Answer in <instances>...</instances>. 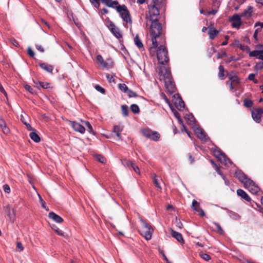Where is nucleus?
Wrapping results in <instances>:
<instances>
[{"label": "nucleus", "mask_w": 263, "mask_h": 263, "mask_svg": "<svg viewBox=\"0 0 263 263\" xmlns=\"http://www.w3.org/2000/svg\"><path fill=\"white\" fill-rule=\"evenodd\" d=\"M161 4H155L152 1V4L148 5V15L146 17L147 23H151L149 34L152 42L155 46H157L158 39L160 38L162 42H164L165 40V32L158 20L160 14L159 7Z\"/></svg>", "instance_id": "nucleus-1"}, {"label": "nucleus", "mask_w": 263, "mask_h": 263, "mask_svg": "<svg viewBox=\"0 0 263 263\" xmlns=\"http://www.w3.org/2000/svg\"><path fill=\"white\" fill-rule=\"evenodd\" d=\"M157 48V57L158 62L160 64L158 67L159 69L160 66H166L165 64L169 62L168 51L166 47L165 37L164 42H161L160 38L158 39L157 40V46H156L152 43V46L149 48L151 54L155 53Z\"/></svg>", "instance_id": "nucleus-2"}, {"label": "nucleus", "mask_w": 263, "mask_h": 263, "mask_svg": "<svg viewBox=\"0 0 263 263\" xmlns=\"http://www.w3.org/2000/svg\"><path fill=\"white\" fill-rule=\"evenodd\" d=\"M158 74L160 80H163L165 86L167 91L172 94L175 92L176 87L173 81L171 71L169 68L166 66H160Z\"/></svg>", "instance_id": "nucleus-3"}, {"label": "nucleus", "mask_w": 263, "mask_h": 263, "mask_svg": "<svg viewBox=\"0 0 263 263\" xmlns=\"http://www.w3.org/2000/svg\"><path fill=\"white\" fill-rule=\"evenodd\" d=\"M117 12L122 18L123 21V25L125 27L128 24L132 25V16L126 6L122 5L121 6H119L117 8Z\"/></svg>", "instance_id": "nucleus-4"}, {"label": "nucleus", "mask_w": 263, "mask_h": 263, "mask_svg": "<svg viewBox=\"0 0 263 263\" xmlns=\"http://www.w3.org/2000/svg\"><path fill=\"white\" fill-rule=\"evenodd\" d=\"M140 221L142 223V228L140 231L141 235L144 237L146 240H150L154 231L153 229L144 220L141 219Z\"/></svg>", "instance_id": "nucleus-5"}, {"label": "nucleus", "mask_w": 263, "mask_h": 263, "mask_svg": "<svg viewBox=\"0 0 263 263\" xmlns=\"http://www.w3.org/2000/svg\"><path fill=\"white\" fill-rule=\"evenodd\" d=\"M142 135L153 141H157L160 137L158 132L153 131L148 128H145L141 130Z\"/></svg>", "instance_id": "nucleus-6"}, {"label": "nucleus", "mask_w": 263, "mask_h": 263, "mask_svg": "<svg viewBox=\"0 0 263 263\" xmlns=\"http://www.w3.org/2000/svg\"><path fill=\"white\" fill-rule=\"evenodd\" d=\"M96 60L103 68L108 69L113 66L114 62L111 59H107L105 61L102 56L99 54L97 55Z\"/></svg>", "instance_id": "nucleus-7"}, {"label": "nucleus", "mask_w": 263, "mask_h": 263, "mask_svg": "<svg viewBox=\"0 0 263 263\" xmlns=\"http://www.w3.org/2000/svg\"><path fill=\"white\" fill-rule=\"evenodd\" d=\"M214 153L215 157L225 165H227L228 162H230V160L221 150H215L214 151Z\"/></svg>", "instance_id": "nucleus-8"}, {"label": "nucleus", "mask_w": 263, "mask_h": 263, "mask_svg": "<svg viewBox=\"0 0 263 263\" xmlns=\"http://www.w3.org/2000/svg\"><path fill=\"white\" fill-rule=\"evenodd\" d=\"M108 27L109 28L111 33L117 38L120 39L122 37V34L121 32L120 29L118 27H117L112 21H109Z\"/></svg>", "instance_id": "nucleus-9"}, {"label": "nucleus", "mask_w": 263, "mask_h": 263, "mask_svg": "<svg viewBox=\"0 0 263 263\" xmlns=\"http://www.w3.org/2000/svg\"><path fill=\"white\" fill-rule=\"evenodd\" d=\"M174 103L176 107L180 110H182L185 107V103L179 94L174 95Z\"/></svg>", "instance_id": "nucleus-10"}, {"label": "nucleus", "mask_w": 263, "mask_h": 263, "mask_svg": "<svg viewBox=\"0 0 263 263\" xmlns=\"http://www.w3.org/2000/svg\"><path fill=\"white\" fill-rule=\"evenodd\" d=\"M241 17L240 15L235 14L230 18V21L232 22V26L233 28H239L241 24Z\"/></svg>", "instance_id": "nucleus-11"}, {"label": "nucleus", "mask_w": 263, "mask_h": 263, "mask_svg": "<svg viewBox=\"0 0 263 263\" xmlns=\"http://www.w3.org/2000/svg\"><path fill=\"white\" fill-rule=\"evenodd\" d=\"M102 3L106 5L107 7L116 9L117 11V8L119 6H121L119 5L117 1L112 0H100Z\"/></svg>", "instance_id": "nucleus-12"}, {"label": "nucleus", "mask_w": 263, "mask_h": 263, "mask_svg": "<svg viewBox=\"0 0 263 263\" xmlns=\"http://www.w3.org/2000/svg\"><path fill=\"white\" fill-rule=\"evenodd\" d=\"M194 130L199 139L205 141L206 135L204 131L201 128L199 127H194Z\"/></svg>", "instance_id": "nucleus-13"}, {"label": "nucleus", "mask_w": 263, "mask_h": 263, "mask_svg": "<svg viewBox=\"0 0 263 263\" xmlns=\"http://www.w3.org/2000/svg\"><path fill=\"white\" fill-rule=\"evenodd\" d=\"M71 125L73 129L81 134H83L85 132V127L82 125L80 123L76 122L75 121H70Z\"/></svg>", "instance_id": "nucleus-14"}, {"label": "nucleus", "mask_w": 263, "mask_h": 263, "mask_svg": "<svg viewBox=\"0 0 263 263\" xmlns=\"http://www.w3.org/2000/svg\"><path fill=\"white\" fill-rule=\"evenodd\" d=\"M170 231L172 236L175 238L181 244L184 243L182 236L180 233L175 231L172 228L170 229Z\"/></svg>", "instance_id": "nucleus-15"}, {"label": "nucleus", "mask_w": 263, "mask_h": 263, "mask_svg": "<svg viewBox=\"0 0 263 263\" xmlns=\"http://www.w3.org/2000/svg\"><path fill=\"white\" fill-rule=\"evenodd\" d=\"M49 217L57 223H62L64 221L63 219L53 212H51L48 214Z\"/></svg>", "instance_id": "nucleus-16"}, {"label": "nucleus", "mask_w": 263, "mask_h": 263, "mask_svg": "<svg viewBox=\"0 0 263 263\" xmlns=\"http://www.w3.org/2000/svg\"><path fill=\"white\" fill-rule=\"evenodd\" d=\"M229 79L232 83L235 85H238L240 83V80L238 77L234 72H231L229 76Z\"/></svg>", "instance_id": "nucleus-17"}, {"label": "nucleus", "mask_w": 263, "mask_h": 263, "mask_svg": "<svg viewBox=\"0 0 263 263\" xmlns=\"http://www.w3.org/2000/svg\"><path fill=\"white\" fill-rule=\"evenodd\" d=\"M219 31L216 30L214 27H209L208 34L209 35V38L211 40H213L218 34Z\"/></svg>", "instance_id": "nucleus-18"}, {"label": "nucleus", "mask_w": 263, "mask_h": 263, "mask_svg": "<svg viewBox=\"0 0 263 263\" xmlns=\"http://www.w3.org/2000/svg\"><path fill=\"white\" fill-rule=\"evenodd\" d=\"M253 11V7L252 6H248L247 9H245L242 13L240 15L241 17L249 18L252 16V13Z\"/></svg>", "instance_id": "nucleus-19"}, {"label": "nucleus", "mask_w": 263, "mask_h": 263, "mask_svg": "<svg viewBox=\"0 0 263 263\" xmlns=\"http://www.w3.org/2000/svg\"><path fill=\"white\" fill-rule=\"evenodd\" d=\"M237 194L239 196H240L242 199H245L247 201L250 202L251 201V198L243 190H237Z\"/></svg>", "instance_id": "nucleus-20"}, {"label": "nucleus", "mask_w": 263, "mask_h": 263, "mask_svg": "<svg viewBox=\"0 0 263 263\" xmlns=\"http://www.w3.org/2000/svg\"><path fill=\"white\" fill-rule=\"evenodd\" d=\"M39 65L42 69L45 70L46 71L49 72V73H52V71L53 70V67L52 65H49L46 63H41V62L39 63Z\"/></svg>", "instance_id": "nucleus-21"}, {"label": "nucleus", "mask_w": 263, "mask_h": 263, "mask_svg": "<svg viewBox=\"0 0 263 263\" xmlns=\"http://www.w3.org/2000/svg\"><path fill=\"white\" fill-rule=\"evenodd\" d=\"M34 83L36 85H39L40 86H41L44 89H48L52 88V87L51 86V84L50 83L44 82L40 81H37L36 82L34 81Z\"/></svg>", "instance_id": "nucleus-22"}, {"label": "nucleus", "mask_w": 263, "mask_h": 263, "mask_svg": "<svg viewBox=\"0 0 263 263\" xmlns=\"http://www.w3.org/2000/svg\"><path fill=\"white\" fill-rule=\"evenodd\" d=\"M185 119L187 120V124L192 126H194L195 124V118L192 114L186 115Z\"/></svg>", "instance_id": "nucleus-23"}, {"label": "nucleus", "mask_w": 263, "mask_h": 263, "mask_svg": "<svg viewBox=\"0 0 263 263\" xmlns=\"http://www.w3.org/2000/svg\"><path fill=\"white\" fill-rule=\"evenodd\" d=\"M6 212L10 220L13 221L15 219L14 210H12L11 211L10 207L8 205L6 207Z\"/></svg>", "instance_id": "nucleus-24"}, {"label": "nucleus", "mask_w": 263, "mask_h": 263, "mask_svg": "<svg viewBox=\"0 0 263 263\" xmlns=\"http://www.w3.org/2000/svg\"><path fill=\"white\" fill-rule=\"evenodd\" d=\"M123 130V127L119 125H115L113 131L119 139H121L120 133Z\"/></svg>", "instance_id": "nucleus-25"}, {"label": "nucleus", "mask_w": 263, "mask_h": 263, "mask_svg": "<svg viewBox=\"0 0 263 263\" xmlns=\"http://www.w3.org/2000/svg\"><path fill=\"white\" fill-rule=\"evenodd\" d=\"M235 177L238 178V179L242 182L245 179H246V177H247L246 175H245L241 171H237L235 173Z\"/></svg>", "instance_id": "nucleus-26"}, {"label": "nucleus", "mask_w": 263, "mask_h": 263, "mask_svg": "<svg viewBox=\"0 0 263 263\" xmlns=\"http://www.w3.org/2000/svg\"><path fill=\"white\" fill-rule=\"evenodd\" d=\"M29 136L30 138L35 142H39L41 140L40 137L36 133L35 130L31 132L29 134Z\"/></svg>", "instance_id": "nucleus-27"}, {"label": "nucleus", "mask_w": 263, "mask_h": 263, "mask_svg": "<svg viewBox=\"0 0 263 263\" xmlns=\"http://www.w3.org/2000/svg\"><path fill=\"white\" fill-rule=\"evenodd\" d=\"M219 73H218V78L221 80H224L226 78V76L224 74V68L223 66L220 65L218 67Z\"/></svg>", "instance_id": "nucleus-28"}, {"label": "nucleus", "mask_w": 263, "mask_h": 263, "mask_svg": "<svg viewBox=\"0 0 263 263\" xmlns=\"http://www.w3.org/2000/svg\"><path fill=\"white\" fill-rule=\"evenodd\" d=\"M0 126L2 128L4 133L8 134L9 132V129L6 126L5 122L3 119H0Z\"/></svg>", "instance_id": "nucleus-29"}, {"label": "nucleus", "mask_w": 263, "mask_h": 263, "mask_svg": "<svg viewBox=\"0 0 263 263\" xmlns=\"http://www.w3.org/2000/svg\"><path fill=\"white\" fill-rule=\"evenodd\" d=\"M248 189L252 194H256L259 191V187L254 183L250 187H248Z\"/></svg>", "instance_id": "nucleus-30"}, {"label": "nucleus", "mask_w": 263, "mask_h": 263, "mask_svg": "<svg viewBox=\"0 0 263 263\" xmlns=\"http://www.w3.org/2000/svg\"><path fill=\"white\" fill-rule=\"evenodd\" d=\"M241 182L244 184L245 187L247 189L250 187L253 183H255L251 179L248 178V177H246V179H245Z\"/></svg>", "instance_id": "nucleus-31"}, {"label": "nucleus", "mask_w": 263, "mask_h": 263, "mask_svg": "<svg viewBox=\"0 0 263 263\" xmlns=\"http://www.w3.org/2000/svg\"><path fill=\"white\" fill-rule=\"evenodd\" d=\"M134 42L135 45L139 48H143V44L139 37L138 35H137L134 38Z\"/></svg>", "instance_id": "nucleus-32"}, {"label": "nucleus", "mask_w": 263, "mask_h": 263, "mask_svg": "<svg viewBox=\"0 0 263 263\" xmlns=\"http://www.w3.org/2000/svg\"><path fill=\"white\" fill-rule=\"evenodd\" d=\"M252 116L253 120L255 122H256L257 123H259L260 122L261 116H260L259 115V114L257 113L256 112L254 111L252 112Z\"/></svg>", "instance_id": "nucleus-33"}, {"label": "nucleus", "mask_w": 263, "mask_h": 263, "mask_svg": "<svg viewBox=\"0 0 263 263\" xmlns=\"http://www.w3.org/2000/svg\"><path fill=\"white\" fill-rule=\"evenodd\" d=\"M51 227L53 230H54V231L58 235L65 237L64 232H63L62 230H60L56 226L53 224Z\"/></svg>", "instance_id": "nucleus-34"}, {"label": "nucleus", "mask_w": 263, "mask_h": 263, "mask_svg": "<svg viewBox=\"0 0 263 263\" xmlns=\"http://www.w3.org/2000/svg\"><path fill=\"white\" fill-rule=\"evenodd\" d=\"M263 54V50H255L252 51H250L249 53V56L252 57H255L259 56V54Z\"/></svg>", "instance_id": "nucleus-35"}, {"label": "nucleus", "mask_w": 263, "mask_h": 263, "mask_svg": "<svg viewBox=\"0 0 263 263\" xmlns=\"http://www.w3.org/2000/svg\"><path fill=\"white\" fill-rule=\"evenodd\" d=\"M121 111L122 115L124 117H127L128 116V107L126 105H122L121 106Z\"/></svg>", "instance_id": "nucleus-36"}, {"label": "nucleus", "mask_w": 263, "mask_h": 263, "mask_svg": "<svg viewBox=\"0 0 263 263\" xmlns=\"http://www.w3.org/2000/svg\"><path fill=\"white\" fill-rule=\"evenodd\" d=\"M130 109L134 114H139L140 109L139 106L135 104H132L130 105Z\"/></svg>", "instance_id": "nucleus-37"}, {"label": "nucleus", "mask_w": 263, "mask_h": 263, "mask_svg": "<svg viewBox=\"0 0 263 263\" xmlns=\"http://www.w3.org/2000/svg\"><path fill=\"white\" fill-rule=\"evenodd\" d=\"M243 103L244 106L248 108L251 107L253 105V101L248 99H245L243 101Z\"/></svg>", "instance_id": "nucleus-38"}, {"label": "nucleus", "mask_w": 263, "mask_h": 263, "mask_svg": "<svg viewBox=\"0 0 263 263\" xmlns=\"http://www.w3.org/2000/svg\"><path fill=\"white\" fill-rule=\"evenodd\" d=\"M228 213H229L230 217L233 219L238 220L240 218L239 215L238 214H237L233 211H229L228 212Z\"/></svg>", "instance_id": "nucleus-39"}, {"label": "nucleus", "mask_w": 263, "mask_h": 263, "mask_svg": "<svg viewBox=\"0 0 263 263\" xmlns=\"http://www.w3.org/2000/svg\"><path fill=\"white\" fill-rule=\"evenodd\" d=\"M213 224H214L217 229V232L220 234H223L224 233V231L221 227L220 225L216 222H213Z\"/></svg>", "instance_id": "nucleus-40"}, {"label": "nucleus", "mask_w": 263, "mask_h": 263, "mask_svg": "<svg viewBox=\"0 0 263 263\" xmlns=\"http://www.w3.org/2000/svg\"><path fill=\"white\" fill-rule=\"evenodd\" d=\"M122 163L124 166H127V167H129V166L132 167L134 164L131 161L128 160L126 159H123L122 160Z\"/></svg>", "instance_id": "nucleus-41"}, {"label": "nucleus", "mask_w": 263, "mask_h": 263, "mask_svg": "<svg viewBox=\"0 0 263 263\" xmlns=\"http://www.w3.org/2000/svg\"><path fill=\"white\" fill-rule=\"evenodd\" d=\"M153 183L157 187H158L160 190H162V188L159 184L158 179H157V176L156 174H154V176L153 177Z\"/></svg>", "instance_id": "nucleus-42"}, {"label": "nucleus", "mask_w": 263, "mask_h": 263, "mask_svg": "<svg viewBox=\"0 0 263 263\" xmlns=\"http://www.w3.org/2000/svg\"><path fill=\"white\" fill-rule=\"evenodd\" d=\"M96 159L97 160L102 163H105L106 162V158L102 155H97L96 156Z\"/></svg>", "instance_id": "nucleus-43"}, {"label": "nucleus", "mask_w": 263, "mask_h": 263, "mask_svg": "<svg viewBox=\"0 0 263 263\" xmlns=\"http://www.w3.org/2000/svg\"><path fill=\"white\" fill-rule=\"evenodd\" d=\"M84 123L88 128V131L91 134H94L92 127L88 121H84Z\"/></svg>", "instance_id": "nucleus-44"}, {"label": "nucleus", "mask_w": 263, "mask_h": 263, "mask_svg": "<svg viewBox=\"0 0 263 263\" xmlns=\"http://www.w3.org/2000/svg\"><path fill=\"white\" fill-rule=\"evenodd\" d=\"M118 88L120 90H121L122 91L125 92L127 91L128 88L125 84H118Z\"/></svg>", "instance_id": "nucleus-45"}, {"label": "nucleus", "mask_w": 263, "mask_h": 263, "mask_svg": "<svg viewBox=\"0 0 263 263\" xmlns=\"http://www.w3.org/2000/svg\"><path fill=\"white\" fill-rule=\"evenodd\" d=\"M174 223L177 228L180 229L183 228V224L181 222L180 220L179 219H178L177 217L176 218Z\"/></svg>", "instance_id": "nucleus-46"}, {"label": "nucleus", "mask_w": 263, "mask_h": 263, "mask_svg": "<svg viewBox=\"0 0 263 263\" xmlns=\"http://www.w3.org/2000/svg\"><path fill=\"white\" fill-rule=\"evenodd\" d=\"M126 93H127L128 95V96L129 97V98H132V97H136L137 96V93L133 91V90L129 89H128L127 91L126 92Z\"/></svg>", "instance_id": "nucleus-47"}, {"label": "nucleus", "mask_w": 263, "mask_h": 263, "mask_svg": "<svg viewBox=\"0 0 263 263\" xmlns=\"http://www.w3.org/2000/svg\"><path fill=\"white\" fill-rule=\"evenodd\" d=\"M200 256L202 259L206 261H208L211 259L210 256L206 253L200 254Z\"/></svg>", "instance_id": "nucleus-48"}, {"label": "nucleus", "mask_w": 263, "mask_h": 263, "mask_svg": "<svg viewBox=\"0 0 263 263\" xmlns=\"http://www.w3.org/2000/svg\"><path fill=\"white\" fill-rule=\"evenodd\" d=\"M260 31H261V29L257 28L255 30V31L254 32L253 38L254 39V40H255L256 42L258 41L257 35H258V32H260Z\"/></svg>", "instance_id": "nucleus-49"}, {"label": "nucleus", "mask_w": 263, "mask_h": 263, "mask_svg": "<svg viewBox=\"0 0 263 263\" xmlns=\"http://www.w3.org/2000/svg\"><path fill=\"white\" fill-rule=\"evenodd\" d=\"M95 88L96 89V90H97L98 91H100L101 92V93H104L105 92V89H104L103 88H102L101 86H100V85H96L95 86Z\"/></svg>", "instance_id": "nucleus-50"}, {"label": "nucleus", "mask_w": 263, "mask_h": 263, "mask_svg": "<svg viewBox=\"0 0 263 263\" xmlns=\"http://www.w3.org/2000/svg\"><path fill=\"white\" fill-rule=\"evenodd\" d=\"M27 53L30 57H34L35 54L30 47H28L27 49Z\"/></svg>", "instance_id": "nucleus-51"}, {"label": "nucleus", "mask_w": 263, "mask_h": 263, "mask_svg": "<svg viewBox=\"0 0 263 263\" xmlns=\"http://www.w3.org/2000/svg\"><path fill=\"white\" fill-rule=\"evenodd\" d=\"M197 207H200L199 203L197 201L194 200L192 202V208L193 209L194 208H196Z\"/></svg>", "instance_id": "nucleus-52"}, {"label": "nucleus", "mask_w": 263, "mask_h": 263, "mask_svg": "<svg viewBox=\"0 0 263 263\" xmlns=\"http://www.w3.org/2000/svg\"><path fill=\"white\" fill-rule=\"evenodd\" d=\"M175 117L178 119L181 117L180 114L175 109H172Z\"/></svg>", "instance_id": "nucleus-53"}, {"label": "nucleus", "mask_w": 263, "mask_h": 263, "mask_svg": "<svg viewBox=\"0 0 263 263\" xmlns=\"http://www.w3.org/2000/svg\"><path fill=\"white\" fill-rule=\"evenodd\" d=\"M3 189H4V191L6 193H9L10 192V188L9 185H8V184H6L4 185Z\"/></svg>", "instance_id": "nucleus-54"}, {"label": "nucleus", "mask_w": 263, "mask_h": 263, "mask_svg": "<svg viewBox=\"0 0 263 263\" xmlns=\"http://www.w3.org/2000/svg\"><path fill=\"white\" fill-rule=\"evenodd\" d=\"M16 247L20 251H22L24 250V247L22 245V243L21 242H17Z\"/></svg>", "instance_id": "nucleus-55"}, {"label": "nucleus", "mask_w": 263, "mask_h": 263, "mask_svg": "<svg viewBox=\"0 0 263 263\" xmlns=\"http://www.w3.org/2000/svg\"><path fill=\"white\" fill-rule=\"evenodd\" d=\"M132 167L133 168L134 171L137 174H140L139 168L138 166L136 165L134 163L132 165Z\"/></svg>", "instance_id": "nucleus-56"}, {"label": "nucleus", "mask_w": 263, "mask_h": 263, "mask_svg": "<svg viewBox=\"0 0 263 263\" xmlns=\"http://www.w3.org/2000/svg\"><path fill=\"white\" fill-rule=\"evenodd\" d=\"M25 88L26 89V90L28 91L30 93H33V89L32 88H31V87L30 86H29L28 85H26L25 86Z\"/></svg>", "instance_id": "nucleus-57"}, {"label": "nucleus", "mask_w": 263, "mask_h": 263, "mask_svg": "<svg viewBox=\"0 0 263 263\" xmlns=\"http://www.w3.org/2000/svg\"><path fill=\"white\" fill-rule=\"evenodd\" d=\"M106 78L107 79V80H108V81L110 83H111L112 82H114V81H115L113 76L110 75L109 74H106Z\"/></svg>", "instance_id": "nucleus-58"}, {"label": "nucleus", "mask_w": 263, "mask_h": 263, "mask_svg": "<svg viewBox=\"0 0 263 263\" xmlns=\"http://www.w3.org/2000/svg\"><path fill=\"white\" fill-rule=\"evenodd\" d=\"M227 53L226 52H222L221 53H218L217 55V57L218 59H221L223 57L227 56Z\"/></svg>", "instance_id": "nucleus-59"}, {"label": "nucleus", "mask_w": 263, "mask_h": 263, "mask_svg": "<svg viewBox=\"0 0 263 263\" xmlns=\"http://www.w3.org/2000/svg\"><path fill=\"white\" fill-rule=\"evenodd\" d=\"M35 47L40 52H44V49L43 47L41 45L36 44L35 45Z\"/></svg>", "instance_id": "nucleus-60"}, {"label": "nucleus", "mask_w": 263, "mask_h": 263, "mask_svg": "<svg viewBox=\"0 0 263 263\" xmlns=\"http://www.w3.org/2000/svg\"><path fill=\"white\" fill-rule=\"evenodd\" d=\"M25 125L26 126V127L27 128L28 130H30V131H33L35 129H33L31 125L29 124V123H25Z\"/></svg>", "instance_id": "nucleus-61"}, {"label": "nucleus", "mask_w": 263, "mask_h": 263, "mask_svg": "<svg viewBox=\"0 0 263 263\" xmlns=\"http://www.w3.org/2000/svg\"><path fill=\"white\" fill-rule=\"evenodd\" d=\"M255 75L254 73H251L248 76V79L250 81H253L255 79Z\"/></svg>", "instance_id": "nucleus-62"}, {"label": "nucleus", "mask_w": 263, "mask_h": 263, "mask_svg": "<svg viewBox=\"0 0 263 263\" xmlns=\"http://www.w3.org/2000/svg\"><path fill=\"white\" fill-rule=\"evenodd\" d=\"M217 11L216 10H212V11H209L207 12L208 15H215L217 13Z\"/></svg>", "instance_id": "nucleus-63"}, {"label": "nucleus", "mask_w": 263, "mask_h": 263, "mask_svg": "<svg viewBox=\"0 0 263 263\" xmlns=\"http://www.w3.org/2000/svg\"><path fill=\"white\" fill-rule=\"evenodd\" d=\"M257 113L259 114L260 116H261L262 114H263V109L262 108H257L254 110Z\"/></svg>", "instance_id": "nucleus-64"}]
</instances>
